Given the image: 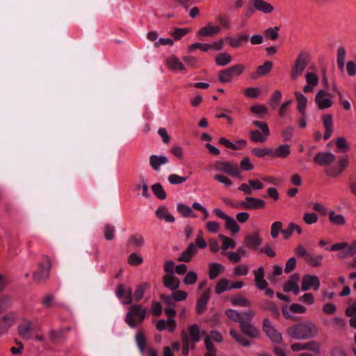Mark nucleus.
Instances as JSON below:
<instances>
[{
	"label": "nucleus",
	"instance_id": "nucleus-7",
	"mask_svg": "<svg viewBox=\"0 0 356 356\" xmlns=\"http://www.w3.org/2000/svg\"><path fill=\"white\" fill-rule=\"evenodd\" d=\"M320 286V280L318 276L315 275L307 274L302 278L301 291H307L310 289L318 291Z\"/></svg>",
	"mask_w": 356,
	"mask_h": 356
},
{
	"label": "nucleus",
	"instance_id": "nucleus-38",
	"mask_svg": "<svg viewBox=\"0 0 356 356\" xmlns=\"http://www.w3.org/2000/svg\"><path fill=\"white\" fill-rule=\"evenodd\" d=\"M346 51L345 48L343 46L339 47L337 54V63L340 70H343L344 69L346 65Z\"/></svg>",
	"mask_w": 356,
	"mask_h": 356
},
{
	"label": "nucleus",
	"instance_id": "nucleus-18",
	"mask_svg": "<svg viewBox=\"0 0 356 356\" xmlns=\"http://www.w3.org/2000/svg\"><path fill=\"white\" fill-rule=\"evenodd\" d=\"M253 275L254 277V284L255 286L259 290H264L268 284L264 279V269L262 266L259 267L257 270H253Z\"/></svg>",
	"mask_w": 356,
	"mask_h": 356
},
{
	"label": "nucleus",
	"instance_id": "nucleus-10",
	"mask_svg": "<svg viewBox=\"0 0 356 356\" xmlns=\"http://www.w3.org/2000/svg\"><path fill=\"white\" fill-rule=\"evenodd\" d=\"M263 330L268 337L273 343H281L282 341V334L275 328L272 323L268 318H264L263 321Z\"/></svg>",
	"mask_w": 356,
	"mask_h": 356
},
{
	"label": "nucleus",
	"instance_id": "nucleus-54",
	"mask_svg": "<svg viewBox=\"0 0 356 356\" xmlns=\"http://www.w3.org/2000/svg\"><path fill=\"white\" fill-rule=\"evenodd\" d=\"M207 339H209V341L210 343H212V340L216 341V342H218V343H220L222 341V334L216 331V330H212L209 335H207L205 336V338H204V344L206 345V341L207 340Z\"/></svg>",
	"mask_w": 356,
	"mask_h": 356
},
{
	"label": "nucleus",
	"instance_id": "nucleus-34",
	"mask_svg": "<svg viewBox=\"0 0 356 356\" xmlns=\"http://www.w3.org/2000/svg\"><path fill=\"white\" fill-rule=\"evenodd\" d=\"M225 267L219 263L209 264V277L211 280L216 279L223 270Z\"/></svg>",
	"mask_w": 356,
	"mask_h": 356
},
{
	"label": "nucleus",
	"instance_id": "nucleus-24",
	"mask_svg": "<svg viewBox=\"0 0 356 356\" xmlns=\"http://www.w3.org/2000/svg\"><path fill=\"white\" fill-rule=\"evenodd\" d=\"M16 315L15 313H9L0 318V332H6L15 322Z\"/></svg>",
	"mask_w": 356,
	"mask_h": 356
},
{
	"label": "nucleus",
	"instance_id": "nucleus-58",
	"mask_svg": "<svg viewBox=\"0 0 356 356\" xmlns=\"http://www.w3.org/2000/svg\"><path fill=\"white\" fill-rule=\"evenodd\" d=\"M279 27H270L265 30L266 35L271 40H275L279 37Z\"/></svg>",
	"mask_w": 356,
	"mask_h": 356
},
{
	"label": "nucleus",
	"instance_id": "nucleus-35",
	"mask_svg": "<svg viewBox=\"0 0 356 356\" xmlns=\"http://www.w3.org/2000/svg\"><path fill=\"white\" fill-rule=\"evenodd\" d=\"M177 211L184 218H196V213L193 211L192 208L183 204L178 203L177 204Z\"/></svg>",
	"mask_w": 356,
	"mask_h": 356
},
{
	"label": "nucleus",
	"instance_id": "nucleus-63",
	"mask_svg": "<svg viewBox=\"0 0 356 356\" xmlns=\"http://www.w3.org/2000/svg\"><path fill=\"white\" fill-rule=\"evenodd\" d=\"M249 273V268L246 265H238L234 268L233 275L234 276L247 275Z\"/></svg>",
	"mask_w": 356,
	"mask_h": 356
},
{
	"label": "nucleus",
	"instance_id": "nucleus-27",
	"mask_svg": "<svg viewBox=\"0 0 356 356\" xmlns=\"http://www.w3.org/2000/svg\"><path fill=\"white\" fill-rule=\"evenodd\" d=\"M197 248L195 244L191 243L188 248L181 252L178 259L180 261L189 262L191 260V258L197 253Z\"/></svg>",
	"mask_w": 356,
	"mask_h": 356
},
{
	"label": "nucleus",
	"instance_id": "nucleus-53",
	"mask_svg": "<svg viewBox=\"0 0 356 356\" xmlns=\"http://www.w3.org/2000/svg\"><path fill=\"white\" fill-rule=\"evenodd\" d=\"M336 146L339 152H345L350 149V145L343 137H339L336 140Z\"/></svg>",
	"mask_w": 356,
	"mask_h": 356
},
{
	"label": "nucleus",
	"instance_id": "nucleus-45",
	"mask_svg": "<svg viewBox=\"0 0 356 356\" xmlns=\"http://www.w3.org/2000/svg\"><path fill=\"white\" fill-rule=\"evenodd\" d=\"M129 243L131 245H134L136 248H140L142 247L145 243V238L143 236L139 234H136L132 236H131L129 238Z\"/></svg>",
	"mask_w": 356,
	"mask_h": 356
},
{
	"label": "nucleus",
	"instance_id": "nucleus-40",
	"mask_svg": "<svg viewBox=\"0 0 356 356\" xmlns=\"http://www.w3.org/2000/svg\"><path fill=\"white\" fill-rule=\"evenodd\" d=\"M355 254H356V239L353 241L350 245L348 244L347 249L341 252L338 254V257L343 259Z\"/></svg>",
	"mask_w": 356,
	"mask_h": 356
},
{
	"label": "nucleus",
	"instance_id": "nucleus-50",
	"mask_svg": "<svg viewBox=\"0 0 356 356\" xmlns=\"http://www.w3.org/2000/svg\"><path fill=\"white\" fill-rule=\"evenodd\" d=\"M197 280V274L194 270H189L186 274L182 282L185 285H193Z\"/></svg>",
	"mask_w": 356,
	"mask_h": 356
},
{
	"label": "nucleus",
	"instance_id": "nucleus-33",
	"mask_svg": "<svg viewBox=\"0 0 356 356\" xmlns=\"http://www.w3.org/2000/svg\"><path fill=\"white\" fill-rule=\"evenodd\" d=\"M269 136L270 132L259 131L258 130H252L250 132V139L254 143H265Z\"/></svg>",
	"mask_w": 356,
	"mask_h": 356
},
{
	"label": "nucleus",
	"instance_id": "nucleus-49",
	"mask_svg": "<svg viewBox=\"0 0 356 356\" xmlns=\"http://www.w3.org/2000/svg\"><path fill=\"white\" fill-rule=\"evenodd\" d=\"M216 63L219 66H225L232 61V56L227 53H222L216 57Z\"/></svg>",
	"mask_w": 356,
	"mask_h": 356
},
{
	"label": "nucleus",
	"instance_id": "nucleus-14",
	"mask_svg": "<svg viewBox=\"0 0 356 356\" xmlns=\"http://www.w3.org/2000/svg\"><path fill=\"white\" fill-rule=\"evenodd\" d=\"M253 8L264 15L271 14L275 10V7L265 0H251Z\"/></svg>",
	"mask_w": 356,
	"mask_h": 356
},
{
	"label": "nucleus",
	"instance_id": "nucleus-13",
	"mask_svg": "<svg viewBox=\"0 0 356 356\" xmlns=\"http://www.w3.org/2000/svg\"><path fill=\"white\" fill-rule=\"evenodd\" d=\"M300 281V276L298 273L293 274L289 279V280L284 284L283 290L285 292L292 291L295 295H298L300 290L298 286Z\"/></svg>",
	"mask_w": 356,
	"mask_h": 356
},
{
	"label": "nucleus",
	"instance_id": "nucleus-44",
	"mask_svg": "<svg viewBox=\"0 0 356 356\" xmlns=\"http://www.w3.org/2000/svg\"><path fill=\"white\" fill-rule=\"evenodd\" d=\"M230 302L233 306L248 307L250 305V301L241 295L232 297Z\"/></svg>",
	"mask_w": 356,
	"mask_h": 356
},
{
	"label": "nucleus",
	"instance_id": "nucleus-46",
	"mask_svg": "<svg viewBox=\"0 0 356 356\" xmlns=\"http://www.w3.org/2000/svg\"><path fill=\"white\" fill-rule=\"evenodd\" d=\"M229 334L232 338H234L238 343H239L241 346L245 347H248L250 346V342L242 334L236 332L234 330H231L229 331Z\"/></svg>",
	"mask_w": 356,
	"mask_h": 356
},
{
	"label": "nucleus",
	"instance_id": "nucleus-19",
	"mask_svg": "<svg viewBox=\"0 0 356 356\" xmlns=\"http://www.w3.org/2000/svg\"><path fill=\"white\" fill-rule=\"evenodd\" d=\"M220 26H213L211 23H208L198 31L197 35L200 37H212L220 33Z\"/></svg>",
	"mask_w": 356,
	"mask_h": 356
},
{
	"label": "nucleus",
	"instance_id": "nucleus-62",
	"mask_svg": "<svg viewBox=\"0 0 356 356\" xmlns=\"http://www.w3.org/2000/svg\"><path fill=\"white\" fill-rule=\"evenodd\" d=\"M303 220L307 225H313L318 221V216L316 213H305L303 216Z\"/></svg>",
	"mask_w": 356,
	"mask_h": 356
},
{
	"label": "nucleus",
	"instance_id": "nucleus-43",
	"mask_svg": "<svg viewBox=\"0 0 356 356\" xmlns=\"http://www.w3.org/2000/svg\"><path fill=\"white\" fill-rule=\"evenodd\" d=\"M225 228L228 229L232 235L236 234L240 230V227L237 224L236 221L232 217L229 218L225 220Z\"/></svg>",
	"mask_w": 356,
	"mask_h": 356
},
{
	"label": "nucleus",
	"instance_id": "nucleus-37",
	"mask_svg": "<svg viewBox=\"0 0 356 356\" xmlns=\"http://www.w3.org/2000/svg\"><path fill=\"white\" fill-rule=\"evenodd\" d=\"M273 65V62L266 61L262 65L257 67V71L253 74V78L256 79L266 75L271 70Z\"/></svg>",
	"mask_w": 356,
	"mask_h": 356
},
{
	"label": "nucleus",
	"instance_id": "nucleus-2",
	"mask_svg": "<svg viewBox=\"0 0 356 356\" xmlns=\"http://www.w3.org/2000/svg\"><path fill=\"white\" fill-rule=\"evenodd\" d=\"M309 60L310 55L307 51H302L298 54L291 66V71L290 74L291 79L296 80L302 74L309 63Z\"/></svg>",
	"mask_w": 356,
	"mask_h": 356
},
{
	"label": "nucleus",
	"instance_id": "nucleus-52",
	"mask_svg": "<svg viewBox=\"0 0 356 356\" xmlns=\"http://www.w3.org/2000/svg\"><path fill=\"white\" fill-rule=\"evenodd\" d=\"M152 190L154 194L160 200H164L166 197V193L163 186L159 183H156L152 186Z\"/></svg>",
	"mask_w": 356,
	"mask_h": 356
},
{
	"label": "nucleus",
	"instance_id": "nucleus-15",
	"mask_svg": "<svg viewBox=\"0 0 356 356\" xmlns=\"http://www.w3.org/2000/svg\"><path fill=\"white\" fill-rule=\"evenodd\" d=\"M265 205L264 200L252 197H246L245 200L240 203V207L246 209H260Z\"/></svg>",
	"mask_w": 356,
	"mask_h": 356
},
{
	"label": "nucleus",
	"instance_id": "nucleus-11",
	"mask_svg": "<svg viewBox=\"0 0 356 356\" xmlns=\"http://www.w3.org/2000/svg\"><path fill=\"white\" fill-rule=\"evenodd\" d=\"M33 323L28 318H23L18 327L19 334L25 339H31L33 337Z\"/></svg>",
	"mask_w": 356,
	"mask_h": 356
},
{
	"label": "nucleus",
	"instance_id": "nucleus-28",
	"mask_svg": "<svg viewBox=\"0 0 356 356\" xmlns=\"http://www.w3.org/2000/svg\"><path fill=\"white\" fill-rule=\"evenodd\" d=\"M294 95L297 101V109L302 115H306V107L308 102L307 98L305 95L299 91H295Z\"/></svg>",
	"mask_w": 356,
	"mask_h": 356
},
{
	"label": "nucleus",
	"instance_id": "nucleus-16",
	"mask_svg": "<svg viewBox=\"0 0 356 356\" xmlns=\"http://www.w3.org/2000/svg\"><path fill=\"white\" fill-rule=\"evenodd\" d=\"M335 155L329 152H321L317 153L314 160L320 165H330L335 160Z\"/></svg>",
	"mask_w": 356,
	"mask_h": 356
},
{
	"label": "nucleus",
	"instance_id": "nucleus-29",
	"mask_svg": "<svg viewBox=\"0 0 356 356\" xmlns=\"http://www.w3.org/2000/svg\"><path fill=\"white\" fill-rule=\"evenodd\" d=\"M250 321H245L240 326L242 331L251 338H257L260 335L259 331L252 324Z\"/></svg>",
	"mask_w": 356,
	"mask_h": 356
},
{
	"label": "nucleus",
	"instance_id": "nucleus-17",
	"mask_svg": "<svg viewBox=\"0 0 356 356\" xmlns=\"http://www.w3.org/2000/svg\"><path fill=\"white\" fill-rule=\"evenodd\" d=\"M166 65L173 72L186 70V65L175 56H170L166 59Z\"/></svg>",
	"mask_w": 356,
	"mask_h": 356
},
{
	"label": "nucleus",
	"instance_id": "nucleus-8",
	"mask_svg": "<svg viewBox=\"0 0 356 356\" xmlns=\"http://www.w3.org/2000/svg\"><path fill=\"white\" fill-rule=\"evenodd\" d=\"M51 267L50 259L48 257H43V261L40 264L39 269L33 274L34 280L40 282L49 277V270Z\"/></svg>",
	"mask_w": 356,
	"mask_h": 356
},
{
	"label": "nucleus",
	"instance_id": "nucleus-26",
	"mask_svg": "<svg viewBox=\"0 0 356 356\" xmlns=\"http://www.w3.org/2000/svg\"><path fill=\"white\" fill-rule=\"evenodd\" d=\"M155 214L156 217L161 220H163L167 222H174L175 217L170 213L168 209L165 206H160L156 210Z\"/></svg>",
	"mask_w": 356,
	"mask_h": 356
},
{
	"label": "nucleus",
	"instance_id": "nucleus-21",
	"mask_svg": "<svg viewBox=\"0 0 356 356\" xmlns=\"http://www.w3.org/2000/svg\"><path fill=\"white\" fill-rule=\"evenodd\" d=\"M163 284L165 288L175 291L179 289L180 281L175 275L165 274L163 277Z\"/></svg>",
	"mask_w": 356,
	"mask_h": 356
},
{
	"label": "nucleus",
	"instance_id": "nucleus-30",
	"mask_svg": "<svg viewBox=\"0 0 356 356\" xmlns=\"http://www.w3.org/2000/svg\"><path fill=\"white\" fill-rule=\"evenodd\" d=\"M339 164L340 165V170L339 171H334L332 170H325V173L327 176L334 177L341 174L349 165V159L348 156H342L339 159Z\"/></svg>",
	"mask_w": 356,
	"mask_h": 356
},
{
	"label": "nucleus",
	"instance_id": "nucleus-51",
	"mask_svg": "<svg viewBox=\"0 0 356 356\" xmlns=\"http://www.w3.org/2000/svg\"><path fill=\"white\" fill-rule=\"evenodd\" d=\"M188 177L180 176L177 174H171L168 177V182L172 185H179L184 183Z\"/></svg>",
	"mask_w": 356,
	"mask_h": 356
},
{
	"label": "nucleus",
	"instance_id": "nucleus-41",
	"mask_svg": "<svg viewBox=\"0 0 356 356\" xmlns=\"http://www.w3.org/2000/svg\"><path fill=\"white\" fill-rule=\"evenodd\" d=\"M330 221L337 225H343L346 223V218L342 214H338L334 211L329 213Z\"/></svg>",
	"mask_w": 356,
	"mask_h": 356
},
{
	"label": "nucleus",
	"instance_id": "nucleus-4",
	"mask_svg": "<svg viewBox=\"0 0 356 356\" xmlns=\"http://www.w3.org/2000/svg\"><path fill=\"white\" fill-rule=\"evenodd\" d=\"M147 309L142 307L139 305H134L129 308V311L125 316L126 323L132 328L136 327L138 323L135 320V317L138 316L140 322L145 318Z\"/></svg>",
	"mask_w": 356,
	"mask_h": 356
},
{
	"label": "nucleus",
	"instance_id": "nucleus-9",
	"mask_svg": "<svg viewBox=\"0 0 356 356\" xmlns=\"http://www.w3.org/2000/svg\"><path fill=\"white\" fill-rule=\"evenodd\" d=\"M225 314L232 321L239 323L240 325L245 321H251L254 316V313L252 310L240 313L236 310L229 309L226 310Z\"/></svg>",
	"mask_w": 356,
	"mask_h": 356
},
{
	"label": "nucleus",
	"instance_id": "nucleus-36",
	"mask_svg": "<svg viewBox=\"0 0 356 356\" xmlns=\"http://www.w3.org/2000/svg\"><path fill=\"white\" fill-rule=\"evenodd\" d=\"M135 341L136 343V345L139 349L140 353L142 355H144L145 353L146 346H147V341L146 338L142 331H138L136 332L135 335Z\"/></svg>",
	"mask_w": 356,
	"mask_h": 356
},
{
	"label": "nucleus",
	"instance_id": "nucleus-56",
	"mask_svg": "<svg viewBox=\"0 0 356 356\" xmlns=\"http://www.w3.org/2000/svg\"><path fill=\"white\" fill-rule=\"evenodd\" d=\"M212 47H213V45H211L210 44L196 42V43L191 44L188 47V51H193L196 49H200L202 51L206 52V51H209L210 49H212Z\"/></svg>",
	"mask_w": 356,
	"mask_h": 356
},
{
	"label": "nucleus",
	"instance_id": "nucleus-55",
	"mask_svg": "<svg viewBox=\"0 0 356 356\" xmlns=\"http://www.w3.org/2000/svg\"><path fill=\"white\" fill-rule=\"evenodd\" d=\"M250 111L260 118L264 117L268 113L267 107L261 104H257L252 106L250 108Z\"/></svg>",
	"mask_w": 356,
	"mask_h": 356
},
{
	"label": "nucleus",
	"instance_id": "nucleus-20",
	"mask_svg": "<svg viewBox=\"0 0 356 356\" xmlns=\"http://www.w3.org/2000/svg\"><path fill=\"white\" fill-rule=\"evenodd\" d=\"M245 241L247 248L254 250H259L262 243V239L259 237L257 232L246 235L245 236Z\"/></svg>",
	"mask_w": 356,
	"mask_h": 356
},
{
	"label": "nucleus",
	"instance_id": "nucleus-6",
	"mask_svg": "<svg viewBox=\"0 0 356 356\" xmlns=\"http://www.w3.org/2000/svg\"><path fill=\"white\" fill-rule=\"evenodd\" d=\"M314 101L320 110L330 108L334 104L332 95L324 90H320L317 92Z\"/></svg>",
	"mask_w": 356,
	"mask_h": 356
},
{
	"label": "nucleus",
	"instance_id": "nucleus-31",
	"mask_svg": "<svg viewBox=\"0 0 356 356\" xmlns=\"http://www.w3.org/2000/svg\"><path fill=\"white\" fill-rule=\"evenodd\" d=\"M210 298V291L209 289L206 290L197 300L196 310L197 314H201L204 310Z\"/></svg>",
	"mask_w": 356,
	"mask_h": 356
},
{
	"label": "nucleus",
	"instance_id": "nucleus-5",
	"mask_svg": "<svg viewBox=\"0 0 356 356\" xmlns=\"http://www.w3.org/2000/svg\"><path fill=\"white\" fill-rule=\"evenodd\" d=\"M216 171L224 172L232 177H238L240 179L241 170L236 163L230 161H216L213 164Z\"/></svg>",
	"mask_w": 356,
	"mask_h": 356
},
{
	"label": "nucleus",
	"instance_id": "nucleus-61",
	"mask_svg": "<svg viewBox=\"0 0 356 356\" xmlns=\"http://www.w3.org/2000/svg\"><path fill=\"white\" fill-rule=\"evenodd\" d=\"M307 83L316 86L318 83L319 79L317 75L314 72H307L305 75Z\"/></svg>",
	"mask_w": 356,
	"mask_h": 356
},
{
	"label": "nucleus",
	"instance_id": "nucleus-12",
	"mask_svg": "<svg viewBox=\"0 0 356 356\" xmlns=\"http://www.w3.org/2000/svg\"><path fill=\"white\" fill-rule=\"evenodd\" d=\"M205 331L200 328L197 324L190 325L186 332V336L188 337L190 341L195 344L200 341V340L205 336Z\"/></svg>",
	"mask_w": 356,
	"mask_h": 356
},
{
	"label": "nucleus",
	"instance_id": "nucleus-3",
	"mask_svg": "<svg viewBox=\"0 0 356 356\" xmlns=\"http://www.w3.org/2000/svg\"><path fill=\"white\" fill-rule=\"evenodd\" d=\"M245 70V67L241 64L234 65L218 72V78L220 83H227L241 76Z\"/></svg>",
	"mask_w": 356,
	"mask_h": 356
},
{
	"label": "nucleus",
	"instance_id": "nucleus-59",
	"mask_svg": "<svg viewBox=\"0 0 356 356\" xmlns=\"http://www.w3.org/2000/svg\"><path fill=\"white\" fill-rule=\"evenodd\" d=\"M147 286L148 285L147 284H143L138 286L133 295L134 300L138 301L142 299L144 292Z\"/></svg>",
	"mask_w": 356,
	"mask_h": 356
},
{
	"label": "nucleus",
	"instance_id": "nucleus-39",
	"mask_svg": "<svg viewBox=\"0 0 356 356\" xmlns=\"http://www.w3.org/2000/svg\"><path fill=\"white\" fill-rule=\"evenodd\" d=\"M294 232H297L299 234H301L302 233V230L299 225L295 224L293 222H291L289 224L288 227L283 229L282 231V233L284 238H288L292 235V234Z\"/></svg>",
	"mask_w": 356,
	"mask_h": 356
},
{
	"label": "nucleus",
	"instance_id": "nucleus-32",
	"mask_svg": "<svg viewBox=\"0 0 356 356\" xmlns=\"http://www.w3.org/2000/svg\"><path fill=\"white\" fill-rule=\"evenodd\" d=\"M290 153V145L288 144H284L279 145L277 148L273 150L272 157L284 159L286 158Z\"/></svg>",
	"mask_w": 356,
	"mask_h": 356
},
{
	"label": "nucleus",
	"instance_id": "nucleus-42",
	"mask_svg": "<svg viewBox=\"0 0 356 356\" xmlns=\"http://www.w3.org/2000/svg\"><path fill=\"white\" fill-rule=\"evenodd\" d=\"M227 290H230L229 280L225 278L219 280L216 285V293L221 294Z\"/></svg>",
	"mask_w": 356,
	"mask_h": 356
},
{
	"label": "nucleus",
	"instance_id": "nucleus-25",
	"mask_svg": "<svg viewBox=\"0 0 356 356\" xmlns=\"http://www.w3.org/2000/svg\"><path fill=\"white\" fill-rule=\"evenodd\" d=\"M322 122L325 127V132L324 134V140L330 138L333 132V118L331 114H326L322 116Z\"/></svg>",
	"mask_w": 356,
	"mask_h": 356
},
{
	"label": "nucleus",
	"instance_id": "nucleus-60",
	"mask_svg": "<svg viewBox=\"0 0 356 356\" xmlns=\"http://www.w3.org/2000/svg\"><path fill=\"white\" fill-rule=\"evenodd\" d=\"M282 223L280 221L273 222L270 228V236L275 238L278 236L279 233L282 232Z\"/></svg>",
	"mask_w": 356,
	"mask_h": 356
},
{
	"label": "nucleus",
	"instance_id": "nucleus-23",
	"mask_svg": "<svg viewBox=\"0 0 356 356\" xmlns=\"http://www.w3.org/2000/svg\"><path fill=\"white\" fill-rule=\"evenodd\" d=\"M156 327L159 331L168 330L172 332L177 327V323L173 318H168L166 321L161 319L156 322Z\"/></svg>",
	"mask_w": 356,
	"mask_h": 356
},
{
	"label": "nucleus",
	"instance_id": "nucleus-22",
	"mask_svg": "<svg viewBox=\"0 0 356 356\" xmlns=\"http://www.w3.org/2000/svg\"><path fill=\"white\" fill-rule=\"evenodd\" d=\"M168 157L163 155L152 154L149 156V165L156 172H159L161 166L168 163Z\"/></svg>",
	"mask_w": 356,
	"mask_h": 356
},
{
	"label": "nucleus",
	"instance_id": "nucleus-48",
	"mask_svg": "<svg viewBox=\"0 0 356 356\" xmlns=\"http://www.w3.org/2000/svg\"><path fill=\"white\" fill-rule=\"evenodd\" d=\"M252 154L257 157L264 158L266 156H270L272 157L273 149L271 148H259L255 147L252 149Z\"/></svg>",
	"mask_w": 356,
	"mask_h": 356
},
{
	"label": "nucleus",
	"instance_id": "nucleus-64",
	"mask_svg": "<svg viewBox=\"0 0 356 356\" xmlns=\"http://www.w3.org/2000/svg\"><path fill=\"white\" fill-rule=\"evenodd\" d=\"M299 300L307 305H312L315 302L314 296L312 293H305L299 298Z\"/></svg>",
	"mask_w": 356,
	"mask_h": 356
},
{
	"label": "nucleus",
	"instance_id": "nucleus-1",
	"mask_svg": "<svg viewBox=\"0 0 356 356\" xmlns=\"http://www.w3.org/2000/svg\"><path fill=\"white\" fill-rule=\"evenodd\" d=\"M286 332L293 339L305 340L315 337L318 334V328L312 321H307L289 327Z\"/></svg>",
	"mask_w": 356,
	"mask_h": 356
},
{
	"label": "nucleus",
	"instance_id": "nucleus-57",
	"mask_svg": "<svg viewBox=\"0 0 356 356\" xmlns=\"http://www.w3.org/2000/svg\"><path fill=\"white\" fill-rule=\"evenodd\" d=\"M181 336L183 337L184 341L183 353L184 354L187 355L189 352L190 348L194 347L195 344L190 341L188 337L186 336V330H183L181 332Z\"/></svg>",
	"mask_w": 356,
	"mask_h": 356
},
{
	"label": "nucleus",
	"instance_id": "nucleus-47",
	"mask_svg": "<svg viewBox=\"0 0 356 356\" xmlns=\"http://www.w3.org/2000/svg\"><path fill=\"white\" fill-rule=\"evenodd\" d=\"M219 238H220V239L222 242V245L220 247V249L224 251V250H227L229 248H235L236 243H235V241L233 239H232V238H229L227 236H224L222 234H220L219 235Z\"/></svg>",
	"mask_w": 356,
	"mask_h": 356
}]
</instances>
